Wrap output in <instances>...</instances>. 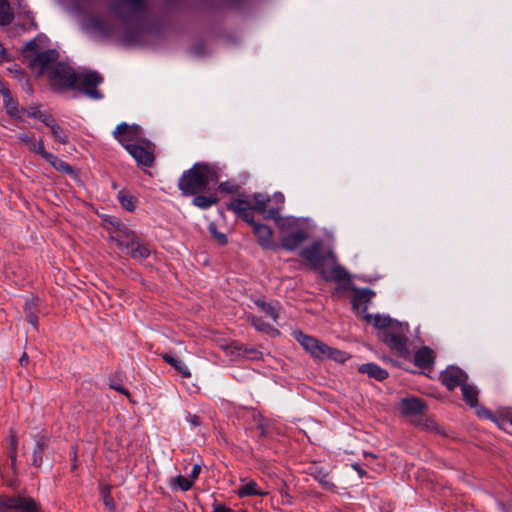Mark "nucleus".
Segmentation results:
<instances>
[{"label": "nucleus", "instance_id": "55", "mask_svg": "<svg viewBox=\"0 0 512 512\" xmlns=\"http://www.w3.org/2000/svg\"><path fill=\"white\" fill-rule=\"evenodd\" d=\"M0 57L6 59V50L0 45Z\"/></svg>", "mask_w": 512, "mask_h": 512}, {"label": "nucleus", "instance_id": "38", "mask_svg": "<svg viewBox=\"0 0 512 512\" xmlns=\"http://www.w3.org/2000/svg\"><path fill=\"white\" fill-rule=\"evenodd\" d=\"M242 355L251 360H258L262 358L263 353L256 348H244Z\"/></svg>", "mask_w": 512, "mask_h": 512}, {"label": "nucleus", "instance_id": "25", "mask_svg": "<svg viewBox=\"0 0 512 512\" xmlns=\"http://www.w3.org/2000/svg\"><path fill=\"white\" fill-rule=\"evenodd\" d=\"M248 320L250 321L251 325L255 327L256 330L268 334H278V331L273 328L271 325L265 323L260 318L254 316V315H248Z\"/></svg>", "mask_w": 512, "mask_h": 512}, {"label": "nucleus", "instance_id": "23", "mask_svg": "<svg viewBox=\"0 0 512 512\" xmlns=\"http://www.w3.org/2000/svg\"><path fill=\"white\" fill-rule=\"evenodd\" d=\"M14 20V14L7 0H0V26H7Z\"/></svg>", "mask_w": 512, "mask_h": 512}, {"label": "nucleus", "instance_id": "33", "mask_svg": "<svg viewBox=\"0 0 512 512\" xmlns=\"http://www.w3.org/2000/svg\"><path fill=\"white\" fill-rule=\"evenodd\" d=\"M9 457H10V460H11V463L12 465H15L16 463V459H17V445H18V441H17V436L13 433V431H11V434H10V437H9Z\"/></svg>", "mask_w": 512, "mask_h": 512}, {"label": "nucleus", "instance_id": "6", "mask_svg": "<svg viewBox=\"0 0 512 512\" xmlns=\"http://www.w3.org/2000/svg\"><path fill=\"white\" fill-rule=\"evenodd\" d=\"M250 201L244 199H234L227 204V209L235 212L239 217L246 221L252 226L254 234L258 238L259 244L264 248L272 246V231L271 229L263 224H259L254 221L251 214L249 213Z\"/></svg>", "mask_w": 512, "mask_h": 512}, {"label": "nucleus", "instance_id": "41", "mask_svg": "<svg viewBox=\"0 0 512 512\" xmlns=\"http://www.w3.org/2000/svg\"><path fill=\"white\" fill-rule=\"evenodd\" d=\"M33 117L39 119L41 122H43L47 127H50V125L55 122V120L52 118V116L47 115L42 112L34 113L32 114Z\"/></svg>", "mask_w": 512, "mask_h": 512}, {"label": "nucleus", "instance_id": "49", "mask_svg": "<svg viewBox=\"0 0 512 512\" xmlns=\"http://www.w3.org/2000/svg\"><path fill=\"white\" fill-rule=\"evenodd\" d=\"M37 49H38V47H37L36 40H31V41L27 42L26 45H25V50L26 51H34V52H36Z\"/></svg>", "mask_w": 512, "mask_h": 512}, {"label": "nucleus", "instance_id": "34", "mask_svg": "<svg viewBox=\"0 0 512 512\" xmlns=\"http://www.w3.org/2000/svg\"><path fill=\"white\" fill-rule=\"evenodd\" d=\"M15 496L0 495V512L13 511Z\"/></svg>", "mask_w": 512, "mask_h": 512}, {"label": "nucleus", "instance_id": "36", "mask_svg": "<svg viewBox=\"0 0 512 512\" xmlns=\"http://www.w3.org/2000/svg\"><path fill=\"white\" fill-rule=\"evenodd\" d=\"M103 502L106 508L110 511L114 510L116 507L115 501L113 500L110 492V487L106 486L102 489Z\"/></svg>", "mask_w": 512, "mask_h": 512}, {"label": "nucleus", "instance_id": "26", "mask_svg": "<svg viewBox=\"0 0 512 512\" xmlns=\"http://www.w3.org/2000/svg\"><path fill=\"white\" fill-rule=\"evenodd\" d=\"M238 494L240 497L261 496V495H264L265 492L260 490L255 482L251 481V482L243 484L239 488Z\"/></svg>", "mask_w": 512, "mask_h": 512}, {"label": "nucleus", "instance_id": "22", "mask_svg": "<svg viewBox=\"0 0 512 512\" xmlns=\"http://www.w3.org/2000/svg\"><path fill=\"white\" fill-rule=\"evenodd\" d=\"M162 358L166 363L170 364L175 370H177L183 377H191L190 370L182 361L178 360L171 354H163Z\"/></svg>", "mask_w": 512, "mask_h": 512}, {"label": "nucleus", "instance_id": "56", "mask_svg": "<svg viewBox=\"0 0 512 512\" xmlns=\"http://www.w3.org/2000/svg\"><path fill=\"white\" fill-rule=\"evenodd\" d=\"M281 246H282L283 248L288 249V241H287L285 238H283V239H282Z\"/></svg>", "mask_w": 512, "mask_h": 512}, {"label": "nucleus", "instance_id": "39", "mask_svg": "<svg viewBox=\"0 0 512 512\" xmlns=\"http://www.w3.org/2000/svg\"><path fill=\"white\" fill-rule=\"evenodd\" d=\"M174 483H176L182 491H187L193 486V480L184 476L176 477Z\"/></svg>", "mask_w": 512, "mask_h": 512}, {"label": "nucleus", "instance_id": "51", "mask_svg": "<svg viewBox=\"0 0 512 512\" xmlns=\"http://www.w3.org/2000/svg\"><path fill=\"white\" fill-rule=\"evenodd\" d=\"M93 26L96 30L100 31V32H103V33H106L105 31V28H104V23L100 20H95L94 23H93Z\"/></svg>", "mask_w": 512, "mask_h": 512}, {"label": "nucleus", "instance_id": "7", "mask_svg": "<svg viewBox=\"0 0 512 512\" xmlns=\"http://www.w3.org/2000/svg\"><path fill=\"white\" fill-rule=\"evenodd\" d=\"M248 200L250 201L249 212L255 211L263 215L264 218L274 219L277 222L281 220L279 212L285 203V196L282 193H275L272 197L257 193Z\"/></svg>", "mask_w": 512, "mask_h": 512}, {"label": "nucleus", "instance_id": "13", "mask_svg": "<svg viewBox=\"0 0 512 512\" xmlns=\"http://www.w3.org/2000/svg\"><path fill=\"white\" fill-rule=\"evenodd\" d=\"M466 379V373L458 367H448L441 373V381L449 390H453L457 386H462V384L466 382Z\"/></svg>", "mask_w": 512, "mask_h": 512}, {"label": "nucleus", "instance_id": "8", "mask_svg": "<svg viewBox=\"0 0 512 512\" xmlns=\"http://www.w3.org/2000/svg\"><path fill=\"white\" fill-rule=\"evenodd\" d=\"M407 332V324L397 323L389 330L379 331L378 338L400 355H406L408 353Z\"/></svg>", "mask_w": 512, "mask_h": 512}, {"label": "nucleus", "instance_id": "42", "mask_svg": "<svg viewBox=\"0 0 512 512\" xmlns=\"http://www.w3.org/2000/svg\"><path fill=\"white\" fill-rule=\"evenodd\" d=\"M24 310L26 312V316L30 313H35L36 311V303L33 299L27 300L25 303Z\"/></svg>", "mask_w": 512, "mask_h": 512}, {"label": "nucleus", "instance_id": "54", "mask_svg": "<svg viewBox=\"0 0 512 512\" xmlns=\"http://www.w3.org/2000/svg\"><path fill=\"white\" fill-rule=\"evenodd\" d=\"M353 468L358 472L360 476H363L365 474V471L361 469L358 465H353Z\"/></svg>", "mask_w": 512, "mask_h": 512}, {"label": "nucleus", "instance_id": "52", "mask_svg": "<svg viewBox=\"0 0 512 512\" xmlns=\"http://www.w3.org/2000/svg\"><path fill=\"white\" fill-rule=\"evenodd\" d=\"M29 362V358H28V355L27 353H23L21 358L19 359V363L22 367L26 366Z\"/></svg>", "mask_w": 512, "mask_h": 512}, {"label": "nucleus", "instance_id": "50", "mask_svg": "<svg viewBox=\"0 0 512 512\" xmlns=\"http://www.w3.org/2000/svg\"><path fill=\"white\" fill-rule=\"evenodd\" d=\"M18 139L23 143L27 144L29 147L31 146V142H34L33 139L27 134H20Z\"/></svg>", "mask_w": 512, "mask_h": 512}, {"label": "nucleus", "instance_id": "32", "mask_svg": "<svg viewBox=\"0 0 512 512\" xmlns=\"http://www.w3.org/2000/svg\"><path fill=\"white\" fill-rule=\"evenodd\" d=\"M50 131L53 137L56 141H58L61 144H67L68 143V137L64 133L63 129L55 122H53L50 125Z\"/></svg>", "mask_w": 512, "mask_h": 512}, {"label": "nucleus", "instance_id": "2", "mask_svg": "<svg viewBox=\"0 0 512 512\" xmlns=\"http://www.w3.org/2000/svg\"><path fill=\"white\" fill-rule=\"evenodd\" d=\"M49 80L57 88H71L78 82L82 86L81 90L89 98L97 100L103 97L97 90V86L103 82V77L96 71L77 74L70 66L59 62L51 67Z\"/></svg>", "mask_w": 512, "mask_h": 512}, {"label": "nucleus", "instance_id": "4", "mask_svg": "<svg viewBox=\"0 0 512 512\" xmlns=\"http://www.w3.org/2000/svg\"><path fill=\"white\" fill-rule=\"evenodd\" d=\"M293 335L304 350L310 353L314 358L331 359L340 363L345 362L349 358V355L346 352L332 348L318 339L302 333L301 331H294Z\"/></svg>", "mask_w": 512, "mask_h": 512}, {"label": "nucleus", "instance_id": "46", "mask_svg": "<svg viewBox=\"0 0 512 512\" xmlns=\"http://www.w3.org/2000/svg\"><path fill=\"white\" fill-rule=\"evenodd\" d=\"M26 320L29 324L37 328L38 319L35 313H30L26 316Z\"/></svg>", "mask_w": 512, "mask_h": 512}, {"label": "nucleus", "instance_id": "14", "mask_svg": "<svg viewBox=\"0 0 512 512\" xmlns=\"http://www.w3.org/2000/svg\"><path fill=\"white\" fill-rule=\"evenodd\" d=\"M35 447L33 449L32 464L41 467L43 464V453L48 450L50 438L46 435L37 434L34 436Z\"/></svg>", "mask_w": 512, "mask_h": 512}, {"label": "nucleus", "instance_id": "3", "mask_svg": "<svg viewBox=\"0 0 512 512\" xmlns=\"http://www.w3.org/2000/svg\"><path fill=\"white\" fill-rule=\"evenodd\" d=\"M217 181L214 169L205 163H196L184 171L178 181V188L183 195H196L204 191L210 183Z\"/></svg>", "mask_w": 512, "mask_h": 512}, {"label": "nucleus", "instance_id": "29", "mask_svg": "<svg viewBox=\"0 0 512 512\" xmlns=\"http://www.w3.org/2000/svg\"><path fill=\"white\" fill-rule=\"evenodd\" d=\"M461 391H462V395H463V399L471 406H475L477 404V390L469 385V384H466V382L464 384H462L461 386Z\"/></svg>", "mask_w": 512, "mask_h": 512}, {"label": "nucleus", "instance_id": "28", "mask_svg": "<svg viewBox=\"0 0 512 512\" xmlns=\"http://www.w3.org/2000/svg\"><path fill=\"white\" fill-rule=\"evenodd\" d=\"M255 304L258 306L260 311L263 312L266 316H268L275 322L277 321L279 317V311L276 306L261 300L256 301Z\"/></svg>", "mask_w": 512, "mask_h": 512}, {"label": "nucleus", "instance_id": "10", "mask_svg": "<svg viewBox=\"0 0 512 512\" xmlns=\"http://www.w3.org/2000/svg\"><path fill=\"white\" fill-rule=\"evenodd\" d=\"M145 9L146 3L144 0H125L124 2L115 3L112 7L115 16L124 22L137 18Z\"/></svg>", "mask_w": 512, "mask_h": 512}, {"label": "nucleus", "instance_id": "17", "mask_svg": "<svg viewBox=\"0 0 512 512\" xmlns=\"http://www.w3.org/2000/svg\"><path fill=\"white\" fill-rule=\"evenodd\" d=\"M435 359L434 351L429 347H423L416 351L414 355V362L421 368L430 367Z\"/></svg>", "mask_w": 512, "mask_h": 512}, {"label": "nucleus", "instance_id": "40", "mask_svg": "<svg viewBox=\"0 0 512 512\" xmlns=\"http://www.w3.org/2000/svg\"><path fill=\"white\" fill-rule=\"evenodd\" d=\"M219 190L225 193H235L238 190V186L231 182H222L219 185Z\"/></svg>", "mask_w": 512, "mask_h": 512}, {"label": "nucleus", "instance_id": "1", "mask_svg": "<svg viewBox=\"0 0 512 512\" xmlns=\"http://www.w3.org/2000/svg\"><path fill=\"white\" fill-rule=\"evenodd\" d=\"M300 256L307 265L319 273L326 281L341 282L347 279L346 270L337 264L334 252L324 247L322 242L315 241L300 251Z\"/></svg>", "mask_w": 512, "mask_h": 512}, {"label": "nucleus", "instance_id": "21", "mask_svg": "<svg viewBox=\"0 0 512 512\" xmlns=\"http://www.w3.org/2000/svg\"><path fill=\"white\" fill-rule=\"evenodd\" d=\"M310 474L325 488L328 490L334 489V484L328 474L323 468L316 465L310 468Z\"/></svg>", "mask_w": 512, "mask_h": 512}, {"label": "nucleus", "instance_id": "43", "mask_svg": "<svg viewBox=\"0 0 512 512\" xmlns=\"http://www.w3.org/2000/svg\"><path fill=\"white\" fill-rule=\"evenodd\" d=\"M212 512H247V511L246 510L235 511V510H232L229 507H226L224 505L215 504L213 506V511Z\"/></svg>", "mask_w": 512, "mask_h": 512}, {"label": "nucleus", "instance_id": "35", "mask_svg": "<svg viewBox=\"0 0 512 512\" xmlns=\"http://www.w3.org/2000/svg\"><path fill=\"white\" fill-rule=\"evenodd\" d=\"M118 199L123 208L128 211H133L135 209L134 198L132 196L126 195L123 192L118 194Z\"/></svg>", "mask_w": 512, "mask_h": 512}, {"label": "nucleus", "instance_id": "37", "mask_svg": "<svg viewBox=\"0 0 512 512\" xmlns=\"http://www.w3.org/2000/svg\"><path fill=\"white\" fill-rule=\"evenodd\" d=\"M30 150L40 154L45 160H47V155H51V153L45 150L44 143L41 139L36 142H31Z\"/></svg>", "mask_w": 512, "mask_h": 512}, {"label": "nucleus", "instance_id": "5", "mask_svg": "<svg viewBox=\"0 0 512 512\" xmlns=\"http://www.w3.org/2000/svg\"><path fill=\"white\" fill-rule=\"evenodd\" d=\"M110 239L126 250L134 259H145L150 254V249L141 242L139 237L123 224L117 223L116 229L111 233Z\"/></svg>", "mask_w": 512, "mask_h": 512}, {"label": "nucleus", "instance_id": "53", "mask_svg": "<svg viewBox=\"0 0 512 512\" xmlns=\"http://www.w3.org/2000/svg\"><path fill=\"white\" fill-rule=\"evenodd\" d=\"M5 92H10L9 89L5 86V84L2 82V80L0 79V93L3 95H5Z\"/></svg>", "mask_w": 512, "mask_h": 512}, {"label": "nucleus", "instance_id": "12", "mask_svg": "<svg viewBox=\"0 0 512 512\" xmlns=\"http://www.w3.org/2000/svg\"><path fill=\"white\" fill-rule=\"evenodd\" d=\"M59 58V53L54 49H49L40 53L30 61L32 67H39V75L43 74L45 70L51 69L56 64Z\"/></svg>", "mask_w": 512, "mask_h": 512}, {"label": "nucleus", "instance_id": "11", "mask_svg": "<svg viewBox=\"0 0 512 512\" xmlns=\"http://www.w3.org/2000/svg\"><path fill=\"white\" fill-rule=\"evenodd\" d=\"M126 150L139 165L145 167L153 165L155 160L154 145L150 141L144 139L134 145H128Z\"/></svg>", "mask_w": 512, "mask_h": 512}, {"label": "nucleus", "instance_id": "30", "mask_svg": "<svg viewBox=\"0 0 512 512\" xmlns=\"http://www.w3.org/2000/svg\"><path fill=\"white\" fill-rule=\"evenodd\" d=\"M217 202V197L204 195H196L192 200V203L201 209H207Z\"/></svg>", "mask_w": 512, "mask_h": 512}, {"label": "nucleus", "instance_id": "48", "mask_svg": "<svg viewBox=\"0 0 512 512\" xmlns=\"http://www.w3.org/2000/svg\"><path fill=\"white\" fill-rule=\"evenodd\" d=\"M110 387H111L112 389H114V390H116V391H118V392H120V393H122V394L126 395V396H129V395H130V394H129V391H128L126 388H124L123 386H121V385H117V384H110Z\"/></svg>", "mask_w": 512, "mask_h": 512}, {"label": "nucleus", "instance_id": "24", "mask_svg": "<svg viewBox=\"0 0 512 512\" xmlns=\"http://www.w3.org/2000/svg\"><path fill=\"white\" fill-rule=\"evenodd\" d=\"M365 318L368 321L373 320L374 326L379 328L381 331L389 330L390 328H393L397 322H394L390 317L387 316H381L376 315L374 317L366 315Z\"/></svg>", "mask_w": 512, "mask_h": 512}, {"label": "nucleus", "instance_id": "57", "mask_svg": "<svg viewBox=\"0 0 512 512\" xmlns=\"http://www.w3.org/2000/svg\"><path fill=\"white\" fill-rule=\"evenodd\" d=\"M511 424H512V418H511Z\"/></svg>", "mask_w": 512, "mask_h": 512}, {"label": "nucleus", "instance_id": "15", "mask_svg": "<svg viewBox=\"0 0 512 512\" xmlns=\"http://www.w3.org/2000/svg\"><path fill=\"white\" fill-rule=\"evenodd\" d=\"M13 511L40 512L38 503L32 497L15 496Z\"/></svg>", "mask_w": 512, "mask_h": 512}, {"label": "nucleus", "instance_id": "31", "mask_svg": "<svg viewBox=\"0 0 512 512\" xmlns=\"http://www.w3.org/2000/svg\"><path fill=\"white\" fill-rule=\"evenodd\" d=\"M47 162H49L56 170L70 173L72 172L71 166L59 159L58 157L54 156L53 154L47 155Z\"/></svg>", "mask_w": 512, "mask_h": 512}, {"label": "nucleus", "instance_id": "9", "mask_svg": "<svg viewBox=\"0 0 512 512\" xmlns=\"http://www.w3.org/2000/svg\"><path fill=\"white\" fill-rule=\"evenodd\" d=\"M113 136L125 149L128 145H134L144 140L143 131L139 125H129L125 122L117 125L113 131Z\"/></svg>", "mask_w": 512, "mask_h": 512}, {"label": "nucleus", "instance_id": "20", "mask_svg": "<svg viewBox=\"0 0 512 512\" xmlns=\"http://www.w3.org/2000/svg\"><path fill=\"white\" fill-rule=\"evenodd\" d=\"M361 373L367 374L378 381H382L388 377V372L374 363L363 364L359 367Z\"/></svg>", "mask_w": 512, "mask_h": 512}, {"label": "nucleus", "instance_id": "27", "mask_svg": "<svg viewBox=\"0 0 512 512\" xmlns=\"http://www.w3.org/2000/svg\"><path fill=\"white\" fill-rule=\"evenodd\" d=\"M3 103L6 112L12 117H20L17 102L13 99L10 92L3 95Z\"/></svg>", "mask_w": 512, "mask_h": 512}, {"label": "nucleus", "instance_id": "45", "mask_svg": "<svg viewBox=\"0 0 512 512\" xmlns=\"http://www.w3.org/2000/svg\"><path fill=\"white\" fill-rule=\"evenodd\" d=\"M186 420L190 423L191 426L196 427L200 425V418L194 414H188Z\"/></svg>", "mask_w": 512, "mask_h": 512}, {"label": "nucleus", "instance_id": "47", "mask_svg": "<svg viewBox=\"0 0 512 512\" xmlns=\"http://www.w3.org/2000/svg\"><path fill=\"white\" fill-rule=\"evenodd\" d=\"M200 472H201V466L199 464H195L193 466L191 474H190L191 480L197 479V477L199 476Z\"/></svg>", "mask_w": 512, "mask_h": 512}, {"label": "nucleus", "instance_id": "16", "mask_svg": "<svg viewBox=\"0 0 512 512\" xmlns=\"http://www.w3.org/2000/svg\"><path fill=\"white\" fill-rule=\"evenodd\" d=\"M425 404L418 398H406L401 401V410L405 415H418L425 409Z\"/></svg>", "mask_w": 512, "mask_h": 512}, {"label": "nucleus", "instance_id": "18", "mask_svg": "<svg viewBox=\"0 0 512 512\" xmlns=\"http://www.w3.org/2000/svg\"><path fill=\"white\" fill-rule=\"evenodd\" d=\"M373 293L370 290L357 291L351 300L352 308L355 311L366 312L367 303L372 298Z\"/></svg>", "mask_w": 512, "mask_h": 512}, {"label": "nucleus", "instance_id": "19", "mask_svg": "<svg viewBox=\"0 0 512 512\" xmlns=\"http://www.w3.org/2000/svg\"><path fill=\"white\" fill-rule=\"evenodd\" d=\"M294 226L295 223L290 221V250L294 245H297L308 237V219L302 222V226L298 231L292 230Z\"/></svg>", "mask_w": 512, "mask_h": 512}, {"label": "nucleus", "instance_id": "44", "mask_svg": "<svg viewBox=\"0 0 512 512\" xmlns=\"http://www.w3.org/2000/svg\"><path fill=\"white\" fill-rule=\"evenodd\" d=\"M211 231L220 245H225L227 243V237L225 234L216 232L214 229H211Z\"/></svg>", "mask_w": 512, "mask_h": 512}]
</instances>
